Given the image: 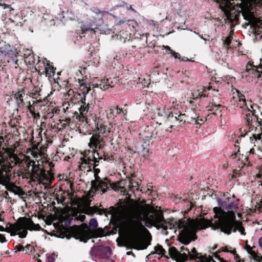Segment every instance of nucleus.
I'll return each instance as SVG.
<instances>
[{"label":"nucleus","mask_w":262,"mask_h":262,"mask_svg":"<svg viewBox=\"0 0 262 262\" xmlns=\"http://www.w3.org/2000/svg\"><path fill=\"white\" fill-rule=\"evenodd\" d=\"M31 163H33V164L32 165V168L31 170H32L33 172H36V169L37 168H36V167H35V166H34L35 162H30V164H31Z\"/></svg>","instance_id":"obj_50"},{"label":"nucleus","mask_w":262,"mask_h":262,"mask_svg":"<svg viewBox=\"0 0 262 262\" xmlns=\"http://www.w3.org/2000/svg\"><path fill=\"white\" fill-rule=\"evenodd\" d=\"M125 23V21L124 20H120L118 23L117 25H120L122 24H124Z\"/></svg>","instance_id":"obj_59"},{"label":"nucleus","mask_w":262,"mask_h":262,"mask_svg":"<svg viewBox=\"0 0 262 262\" xmlns=\"http://www.w3.org/2000/svg\"><path fill=\"white\" fill-rule=\"evenodd\" d=\"M36 69H38V72L40 74H45L46 76H48L49 77L54 75V68L47 62L46 59L45 61H43L42 62L39 61Z\"/></svg>","instance_id":"obj_11"},{"label":"nucleus","mask_w":262,"mask_h":262,"mask_svg":"<svg viewBox=\"0 0 262 262\" xmlns=\"http://www.w3.org/2000/svg\"><path fill=\"white\" fill-rule=\"evenodd\" d=\"M106 112V117L107 118H111L114 116V110L113 107L108 108L105 111Z\"/></svg>","instance_id":"obj_33"},{"label":"nucleus","mask_w":262,"mask_h":262,"mask_svg":"<svg viewBox=\"0 0 262 262\" xmlns=\"http://www.w3.org/2000/svg\"><path fill=\"white\" fill-rule=\"evenodd\" d=\"M53 114H52L50 111L49 110V112H47V115L46 116V118H52L53 116Z\"/></svg>","instance_id":"obj_49"},{"label":"nucleus","mask_w":262,"mask_h":262,"mask_svg":"<svg viewBox=\"0 0 262 262\" xmlns=\"http://www.w3.org/2000/svg\"><path fill=\"white\" fill-rule=\"evenodd\" d=\"M238 230L239 232L242 235H245L246 233L245 232L244 228L241 225V223L235 220V223H234L233 226L232 227L231 229L230 230V232L229 233H226L227 234H230L232 230L234 232H236V231Z\"/></svg>","instance_id":"obj_19"},{"label":"nucleus","mask_w":262,"mask_h":262,"mask_svg":"<svg viewBox=\"0 0 262 262\" xmlns=\"http://www.w3.org/2000/svg\"><path fill=\"white\" fill-rule=\"evenodd\" d=\"M163 48L167 50L166 53L167 54H171L175 58H178L180 59L181 61H187L188 60L187 57H184L183 58H181L180 54L179 53H177L174 51L172 50L169 46H163Z\"/></svg>","instance_id":"obj_20"},{"label":"nucleus","mask_w":262,"mask_h":262,"mask_svg":"<svg viewBox=\"0 0 262 262\" xmlns=\"http://www.w3.org/2000/svg\"><path fill=\"white\" fill-rule=\"evenodd\" d=\"M224 251H225V252H229V250H228V248L227 247H225Z\"/></svg>","instance_id":"obj_64"},{"label":"nucleus","mask_w":262,"mask_h":262,"mask_svg":"<svg viewBox=\"0 0 262 262\" xmlns=\"http://www.w3.org/2000/svg\"><path fill=\"white\" fill-rule=\"evenodd\" d=\"M186 249H188L187 248H185L184 246L181 247V250H185V251L187 252Z\"/></svg>","instance_id":"obj_61"},{"label":"nucleus","mask_w":262,"mask_h":262,"mask_svg":"<svg viewBox=\"0 0 262 262\" xmlns=\"http://www.w3.org/2000/svg\"><path fill=\"white\" fill-rule=\"evenodd\" d=\"M254 260L258 262H262V256L260 255H257Z\"/></svg>","instance_id":"obj_44"},{"label":"nucleus","mask_w":262,"mask_h":262,"mask_svg":"<svg viewBox=\"0 0 262 262\" xmlns=\"http://www.w3.org/2000/svg\"><path fill=\"white\" fill-rule=\"evenodd\" d=\"M3 70H0V83L2 82V78H1V75L3 73Z\"/></svg>","instance_id":"obj_60"},{"label":"nucleus","mask_w":262,"mask_h":262,"mask_svg":"<svg viewBox=\"0 0 262 262\" xmlns=\"http://www.w3.org/2000/svg\"><path fill=\"white\" fill-rule=\"evenodd\" d=\"M155 254V253H151L149 254L148 255H147L146 256V258L148 259H150L151 258V256Z\"/></svg>","instance_id":"obj_57"},{"label":"nucleus","mask_w":262,"mask_h":262,"mask_svg":"<svg viewBox=\"0 0 262 262\" xmlns=\"http://www.w3.org/2000/svg\"><path fill=\"white\" fill-rule=\"evenodd\" d=\"M33 247L30 245H28L26 246V249L28 250L32 251Z\"/></svg>","instance_id":"obj_56"},{"label":"nucleus","mask_w":262,"mask_h":262,"mask_svg":"<svg viewBox=\"0 0 262 262\" xmlns=\"http://www.w3.org/2000/svg\"><path fill=\"white\" fill-rule=\"evenodd\" d=\"M0 7H2L4 9L6 10V13L8 12L11 13V11H14V9L12 8L10 5L6 4H0Z\"/></svg>","instance_id":"obj_32"},{"label":"nucleus","mask_w":262,"mask_h":262,"mask_svg":"<svg viewBox=\"0 0 262 262\" xmlns=\"http://www.w3.org/2000/svg\"><path fill=\"white\" fill-rule=\"evenodd\" d=\"M13 23H14L16 26H21L22 23L21 21H18L16 20H12L11 18L9 19Z\"/></svg>","instance_id":"obj_42"},{"label":"nucleus","mask_w":262,"mask_h":262,"mask_svg":"<svg viewBox=\"0 0 262 262\" xmlns=\"http://www.w3.org/2000/svg\"><path fill=\"white\" fill-rule=\"evenodd\" d=\"M128 21L130 22V24H127L128 26L132 25L133 28H135L136 26H137V23L136 21L134 20H128Z\"/></svg>","instance_id":"obj_41"},{"label":"nucleus","mask_w":262,"mask_h":262,"mask_svg":"<svg viewBox=\"0 0 262 262\" xmlns=\"http://www.w3.org/2000/svg\"><path fill=\"white\" fill-rule=\"evenodd\" d=\"M106 210L105 209L99 208L97 206H86L85 208V213L88 214H93L94 212H98L99 214H102L106 213Z\"/></svg>","instance_id":"obj_17"},{"label":"nucleus","mask_w":262,"mask_h":262,"mask_svg":"<svg viewBox=\"0 0 262 262\" xmlns=\"http://www.w3.org/2000/svg\"><path fill=\"white\" fill-rule=\"evenodd\" d=\"M17 52L15 49L9 47L8 49L1 48L0 50V65L4 64L10 62L11 60L14 61L13 59L16 56Z\"/></svg>","instance_id":"obj_10"},{"label":"nucleus","mask_w":262,"mask_h":262,"mask_svg":"<svg viewBox=\"0 0 262 262\" xmlns=\"http://www.w3.org/2000/svg\"><path fill=\"white\" fill-rule=\"evenodd\" d=\"M110 129V127H107L106 125L103 124L100 125V127L98 128V133L93 135L90 139V141L89 143L90 148L94 149V147H95V149L97 148L101 149L104 144L101 136H107L108 134L111 132Z\"/></svg>","instance_id":"obj_9"},{"label":"nucleus","mask_w":262,"mask_h":262,"mask_svg":"<svg viewBox=\"0 0 262 262\" xmlns=\"http://www.w3.org/2000/svg\"><path fill=\"white\" fill-rule=\"evenodd\" d=\"M119 35H120L121 37L123 38V39H124V40H125L128 38H130V33H126L125 34H124V32L121 31Z\"/></svg>","instance_id":"obj_37"},{"label":"nucleus","mask_w":262,"mask_h":262,"mask_svg":"<svg viewBox=\"0 0 262 262\" xmlns=\"http://www.w3.org/2000/svg\"><path fill=\"white\" fill-rule=\"evenodd\" d=\"M17 250L18 251H23L25 250V248L21 245H18L16 247Z\"/></svg>","instance_id":"obj_47"},{"label":"nucleus","mask_w":262,"mask_h":262,"mask_svg":"<svg viewBox=\"0 0 262 262\" xmlns=\"http://www.w3.org/2000/svg\"><path fill=\"white\" fill-rule=\"evenodd\" d=\"M79 236L80 240L84 242H86L90 238L89 234L86 233V231L85 230L80 231L79 234Z\"/></svg>","instance_id":"obj_26"},{"label":"nucleus","mask_w":262,"mask_h":262,"mask_svg":"<svg viewBox=\"0 0 262 262\" xmlns=\"http://www.w3.org/2000/svg\"><path fill=\"white\" fill-rule=\"evenodd\" d=\"M123 217L119 221L120 229L129 236L127 245L137 250L146 249L150 245L151 236L148 230L142 224L146 223L149 227L152 225L159 226L164 231L175 228L180 229L178 238L180 242L188 245L196 238V232L207 226L206 221L189 220L188 222L178 220L175 225L166 222L162 214L156 212L155 209L144 201L141 202L132 201L120 206Z\"/></svg>","instance_id":"obj_1"},{"label":"nucleus","mask_w":262,"mask_h":262,"mask_svg":"<svg viewBox=\"0 0 262 262\" xmlns=\"http://www.w3.org/2000/svg\"><path fill=\"white\" fill-rule=\"evenodd\" d=\"M67 16L70 19H73L74 18V15L72 12L68 11L67 13Z\"/></svg>","instance_id":"obj_39"},{"label":"nucleus","mask_w":262,"mask_h":262,"mask_svg":"<svg viewBox=\"0 0 262 262\" xmlns=\"http://www.w3.org/2000/svg\"><path fill=\"white\" fill-rule=\"evenodd\" d=\"M57 255L54 253L50 255H49L47 257V261L48 262H54L56 258H57Z\"/></svg>","instance_id":"obj_36"},{"label":"nucleus","mask_w":262,"mask_h":262,"mask_svg":"<svg viewBox=\"0 0 262 262\" xmlns=\"http://www.w3.org/2000/svg\"><path fill=\"white\" fill-rule=\"evenodd\" d=\"M148 23L149 25H151V26H152L154 27H156L158 26L157 23L152 20H148Z\"/></svg>","instance_id":"obj_43"},{"label":"nucleus","mask_w":262,"mask_h":262,"mask_svg":"<svg viewBox=\"0 0 262 262\" xmlns=\"http://www.w3.org/2000/svg\"><path fill=\"white\" fill-rule=\"evenodd\" d=\"M255 154V149L253 148H251L250 150L248 151V155L250 156V155H254Z\"/></svg>","instance_id":"obj_51"},{"label":"nucleus","mask_w":262,"mask_h":262,"mask_svg":"<svg viewBox=\"0 0 262 262\" xmlns=\"http://www.w3.org/2000/svg\"><path fill=\"white\" fill-rule=\"evenodd\" d=\"M237 93V97H233L231 102L234 105L239 107L243 109L245 112V120L246 121L247 127L248 130H246V129H244V132H245L244 135L242 134V136H244L247 134L248 132H250L251 130H253L254 128H256L257 126H259L260 124V120H259L257 116L255 115L253 106L250 103L249 104L246 102L245 96L241 93L238 91H236ZM242 134V129H241Z\"/></svg>","instance_id":"obj_4"},{"label":"nucleus","mask_w":262,"mask_h":262,"mask_svg":"<svg viewBox=\"0 0 262 262\" xmlns=\"http://www.w3.org/2000/svg\"><path fill=\"white\" fill-rule=\"evenodd\" d=\"M213 101H214V100H213ZM223 107V106L221 104H216V102L213 101L211 105H209L207 106V110L211 112L210 114L208 115V117L211 115H214L215 116L220 115L221 117L222 115L221 114V108Z\"/></svg>","instance_id":"obj_14"},{"label":"nucleus","mask_w":262,"mask_h":262,"mask_svg":"<svg viewBox=\"0 0 262 262\" xmlns=\"http://www.w3.org/2000/svg\"><path fill=\"white\" fill-rule=\"evenodd\" d=\"M192 121H193L195 124H200L201 122H203L204 121V119L202 118H201L200 116H196V115H195L194 116H191Z\"/></svg>","instance_id":"obj_31"},{"label":"nucleus","mask_w":262,"mask_h":262,"mask_svg":"<svg viewBox=\"0 0 262 262\" xmlns=\"http://www.w3.org/2000/svg\"><path fill=\"white\" fill-rule=\"evenodd\" d=\"M38 257H39V254H37L36 255H34V257L36 259H37H37H38Z\"/></svg>","instance_id":"obj_62"},{"label":"nucleus","mask_w":262,"mask_h":262,"mask_svg":"<svg viewBox=\"0 0 262 262\" xmlns=\"http://www.w3.org/2000/svg\"><path fill=\"white\" fill-rule=\"evenodd\" d=\"M4 230V228L3 226H0V231H3Z\"/></svg>","instance_id":"obj_63"},{"label":"nucleus","mask_w":262,"mask_h":262,"mask_svg":"<svg viewBox=\"0 0 262 262\" xmlns=\"http://www.w3.org/2000/svg\"><path fill=\"white\" fill-rule=\"evenodd\" d=\"M34 118H39L40 117V115L38 113H35V112L34 111V113L33 114H32Z\"/></svg>","instance_id":"obj_55"},{"label":"nucleus","mask_w":262,"mask_h":262,"mask_svg":"<svg viewBox=\"0 0 262 262\" xmlns=\"http://www.w3.org/2000/svg\"><path fill=\"white\" fill-rule=\"evenodd\" d=\"M246 70L247 72L252 73L254 76L259 78L262 74V59H260V63L258 67L251 64H247Z\"/></svg>","instance_id":"obj_13"},{"label":"nucleus","mask_w":262,"mask_h":262,"mask_svg":"<svg viewBox=\"0 0 262 262\" xmlns=\"http://www.w3.org/2000/svg\"><path fill=\"white\" fill-rule=\"evenodd\" d=\"M258 245L262 249V236L260 237L258 239Z\"/></svg>","instance_id":"obj_52"},{"label":"nucleus","mask_w":262,"mask_h":262,"mask_svg":"<svg viewBox=\"0 0 262 262\" xmlns=\"http://www.w3.org/2000/svg\"><path fill=\"white\" fill-rule=\"evenodd\" d=\"M206 89L203 86H198L197 89L192 93V97L194 100L197 99L200 97H206Z\"/></svg>","instance_id":"obj_18"},{"label":"nucleus","mask_w":262,"mask_h":262,"mask_svg":"<svg viewBox=\"0 0 262 262\" xmlns=\"http://www.w3.org/2000/svg\"><path fill=\"white\" fill-rule=\"evenodd\" d=\"M59 110H57V109H56V110H55V108H53V109H52V110H51V111H50V112L52 114H53V115H54V114H56V113H57V112H59Z\"/></svg>","instance_id":"obj_53"},{"label":"nucleus","mask_w":262,"mask_h":262,"mask_svg":"<svg viewBox=\"0 0 262 262\" xmlns=\"http://www.w3.org/2000/svg\"><path fill=\"white\" fill-rule=\"evenodd\" d=\"M181 107L179 102L174 98H171L168 104L167 112L165 109H161L157 107L156 112L159 116L163 117L165 120L164 125L168 128H165L164 130L159 131V128H156V134L158 138L164 136L168 132L171 131L169 129L172 128L174 126H181L184 124L186 121L185 114L180 113L178 110Z\"/></svg>","instance_id":"obj_3"},{"label":"nucleus","mask_w":262,"mask_h":262,"mask_svg":"<svg viewBox=\"0 0 262 262\" xmlns=\"http://www.w3.org/2000/svg\"><path fill=\"white\" fill-rule=\"evenodd\" d=\"M127 9L128 10H130L134 12H136V11L132 7V6L131 5H130L128 8Z\"/></svg>","instance_id":"obj_58"},{"label":"nucleus","mask_w":262,"mask_h":262,"mask_svg":"<svg viewBox=\"0 0 262 262\" xmlns=\"http://www.w3.org/2000/svg\"><path fill=\"white\" fill-rule=\"evenodd\" d=\"M155 254H158L159 255H163L166 252L165 250L163 248V247L160 245H157L155 248Z\"/></svg>","instance_id":"obj_29"},{"label":"nucleus","mask_w":262,"mask_h":262,"mask_svg":"<svg viewBox=\"0 0 262 262\" xmlns=\"http://www.w3.org/2000/svg\"><path fill=\"white\" fill-rule=\"evenodd\" d=\"M98 28L96 26V25H83L81 27L82 33H85L87 31H94L95 32V29H97Z\"/></svg>","instance_id":"obj_23"},{"label":"nucleus","mask_w":262,"mask_h":262,"mask_svg":"<svg viewBox=\"0 0 262 262\" xmlns=\"http://www.w3.org/2000/svg\"><path fill=\"white\" fill-rule=\"evenodd\" d=\"M67 98H71V97L79 101V99H81V95L79 93L77 92H75L73 90L70 89L67 92Z\"/></svg>","instance_id":"obj_22"},{"label":"nucleus","mask_w":262,"mask_h":262,"mask_svg":"<svg viewBox=\"0 0 262 262\" xmlns=\"http://www.w3.org/2000/svg\"><path fill=\"white\" fill-rule=\"evenodd\" d=\"M187 253H181L177 251L175 249L170 251V255L175 258L178 261L184 262L188 259L189 257L190 259L199 258L201 262H216L212 257L207 256L206 255H202L198 253L195 248L191 249V254L188 249H186Z\"/></svg>","instance_id":"obj_6"},{"label":"nucleus","mask_w":262,"mask_h":262,"mask_svg":"<svg viewBox=\"0 0 262 262\" xmlns=\"http://www.w3.org/2000/svg\"><path fill=\"white\" fill-rule=\"evenodd\" d=\"M99 161H96L95 164L93 166V169L94 171L95 180L92 181V190L94 193L97 191H101L102 193H103L107 191V189L109 186H111L110 180L105 178L101 179L100 177L98 176V173L100 172V169L96 168L98 165Z\"/></svg>","instance_id":"obj_7"},{"label":"nucleus","mask_w":262,"mask_h":262,"mask_svg":"<svg viewBox=\"0 0 262 262\" xmlns=\"http://www.w3.org/2000/svg\"><path fill=\"white\" fill-rule=\"evenodd\" d=\"M92 10L95 14H99V13H103V12H102L100 10H99V9H96V8H95L94 9H92Z\"/></svg>","instance_id":"obj_48"},{"label":"nucleus","mask_w":262,"mask_h":262,"mask_svg":"<svg viewBox=\"0 0 262 262\" xmlns=\"http://www.w3.org/2000/svg\"><path fill=\"white\" fill-rule=\"evenodd\" d=\"M28 111L31 113V114H33L34 111V107L32 106L29 103V105L27 106Z\"/></svg>","instance_id":"obj_40"},{"label":"nucleus","mask_w":262,"mask_h":262,"mask_svg":"<svg viewBox=\"0 0 262 262\" xmlns=\"http://www.w3.org/2000/svg\"><path fill=\"white\" fill-rule=\"evenodd\" d=\"M5 241V237L2 234H0V242L3 243Z\"/></svg>","instance_id":"obj_54"},{"label":"nucleus","mask_w":262,"mask_h":262,"mask_svg":"<svg viewBox=\"0 0 262 262\" xmlns=\"http://www.w3.org/2000/svg\"><path fill=\"white\" fill-rule=\"evenodd\" d=\"M121 112H122V113L124 114V116L126 115V111L125 110V111H123L122 109L121 108H119L118 106L116 107V114H119L120 113H121Z\"/></svg>","instance_id":"obj_38"},{"label":"nucleus","mask_w":262,"mask_h":262,"mask_svg":"<svg viewBox=\"0 0 262 262\" xmlns=\"http://www.w3.org/2000/svg\"><path fill=\"white\" fill-rule=\"evenodd\" d=\"M255 247H251L250 245L246 244L245 247V249L247 251L249 254H250L252 258L254 259L256 256L258 255L257 252L253 250Z\"/></svg>","instance_id":"obj_24"},{"label":"nucleus","mask_w":262,"mask_h":262,"mask_svg":"<svg viewBox=\"0 0 262 262\" xmlns=\"http://www.w3.org/2000/svg\"><path fill=\"white\" fill-rule=\"evenodd\" d=\"M67 99L70 100V101H67L63 103V108L64 110V112L68 111L69 108H71L75 103L79 101L72 97L71 98H67Z\"/></svg>","instance_id":"obj_21"},{"label":"nucleus","mask_w":262,"mask_h":262,"mask_svg":"<svg viewBox=\"0 0 262 262\" xmlns=\"http://www.w3.org/2000/svg\"><path fill=\"white\" fill-rule=\"evenodd\" d=\"M89 226L92 228L93 229H96L98 226V223L96 219H92L89 222Z\"/></svg>","instance_id":"obj_34"},{"label":"nucleus","mask_w":262,"mask_h":262,"mask_svg":"<svg viewBox=\"0 0 262 262\" xmlns=\"http://www.w3.org/2000/svg\"><path fill=\"white\" fill-rule=\"evenodd\" d=\"M233 31H231L228 37L226 38L224 40V46L226 48H230V44L231 43V40L233 39Z\"/></svg>","instance_id":"obj_27"},{"label":"nucleus","mask_w":262,"mask_h":262,"mask_svg":"<svg viewBox=\"0 0 262 262\" xmlns=\"http://www.w3.org/2000/svg\"><path fill=\"white\" fill-rule=\"evenodd\" d=\"M17 64V61H15V67H14V70L16 71V73H19L21 72V69L19 67H17L16 66Z\"/></svg>","instance_id":"obj_45"},{"label":"nucleus","mask_w":262,"mask_h":262,"mask_svg":"<svg viewBox=\"0 0 262 262\" xmlns=\"http://www.w3.org/2000/svg\"><path fill=\"white\" fill-rule=\"evenodd\" d=\"M142 136H144L143 137V139L145 140H147V141H149V140L151 139L153 137L152 135H151L150 136H149L148 135H142Z\"/></svg>","instance_id":"obj_46"},{"label":"nucleus","mask_w":262,"mask_h":262,"mask_svg":"<svg viewBox=\"0 0 262 262\" xmlns=\"http://www.w3.org/2000/svg\"><path fill=\"white\" fill-rule=\"evenodd\" d=\"M148 148L145 147H141L137 149V152L140 155L146 157L148 155Z\"/></svg>","instance_id":"obj_28"},{"label":"nucleus","mask_w":262,"mask_h":262,"mask_svg":"<svg viewBox=\"0 0 262 262\" xmlns=\"http://www.w3.org/2000/svg\"><path fill=\"white\" fill-rule=\"evenodd\" d=\"M90 153V151H88V154ZM89 154H86L85 152L84 154V157L83 158H81V165L82 167H85L88 166V167L91 169L92 167L93 168V166L94 165V163L95 164V162L97 160H94L91 159V156H88Z\"/></svg>","instance_id":"obj_15"},{"label":"nucleus","mask_w":262,"mask_h":262,"mask_svg":"<svg viewBox=\"0 0 262 262\" xmlns=\"http://www.w3.org/2000/svg\"><path fill=\"white\" fill-rule=\"evenodd\" d=\"M80 90L82 91V93L83 95V98H81V105L79 108L80 114L81 117L83 118V120H86L89 114H91V112L93 110V105L89 103L86 104L85 97L89 93H91L92 95L94 90L91 89V86L90 84H81L80 86Z\"/></svg>","instance_id":"obj_8"},{"label":"nucleus","mask_w":262,"mask_h":262,"mask_svg":"<svg viewBox=\"0 0 262 262\" xmlns=\"http://www.w3.org/2000/svg\"><path fill=\"white\" fill-rule=\"evenodd\" d=\"M252 137H250L249 139L250 140V142L251 143H253V141L254 140L256 141L257 140H260L261 139V135L260 134H253Z\"/></svg>","instance_id":"obj_35"},{"label":"nucleus","mask_w":262,"mask_h":262,"mask_svg":"<svg viewBox=\"0 0 262 262\" xmlns=\"http://www.w3.org/2000/svg\"><path fill=\"white\" fill-rule=\"evenodd\" d=\"M25 96V93L23 91H19L13 95L17 105L20 108L25 105L23 97Z\"/></svg>","instance_id":"obj_16"},{"label":"nucleus","mask_w":262,"mask_h":262,"mask_svg":"<svg viewBox=\"0 0 262 262\" xmlns=\"http://www.w3.org/2000/svg\"><path fill=\"white\" fill-rule=\"evenodd\" d=\"M138 82L141 83L143 87H148L150 84L149 76L146 75L145 77H139Z\"/></svg>","instance_id":"obj_25"},{"label":"nucleus","mask_w":262,"mask_h":262,"mask_svg":"<svg viewBox=\"0 0 262 262\" xmlns=\"http://www.w3.org/2000/svg\"><path fill=\"white\" fill-rule=\"evenodd\" d=\"M117 83V79L115 78L104 77L102 79L99 83L95 84L96 87H100L101 90H106L109 88H113Z\"/></svg>","instance_id":"obj_12"},{"label":"nucleus","mask_w":262,"mask_h":262,"mask_svg":"<svg viewBox=\"0 0 262 262\" xmlns=\"http://www.w3.org/2000/svg\"><path fill=\"white\" fill-rule=\"evenodd\" d=\"M97 148L99 149V148H97L95 149V147H94V149H93V151H95ZM91 159H92L94 160H98L102 159V157H100L99 155V154L98 152H95V151H93L92 153V156Z\"/></svg>","instance_id":"obj_30"},{"label":"nucleus","mask_w":262,"mask_h":262,"mask_svg":"<svg viewBox=\"0 0 262 262\" xmlns=\"http://www.w3.org/2000/svg\"><path fill=\"white\" fill-rule=\"evenodd\" d=\"M41 228L39 224H35L29 218L20 217L17 223L11 227V235L18 234L20 238H24L27 234V230H40Z\"/></svg>","instance_id":"obj_5"},{"label":"nucleus","mask_w":262,"mask_h":262,"mask_svg":"<svg viewBox=\"0 0 262 262\" xmlns=\"http://www.w3.org/2000/svg\"><path fill=\"white\" fill-rule=\"evenodd\" d=\"M219 204L220 207H214L213 209L215 220L212 221V226L220 228L222 232L229 233L235 223V212L238 208V200L229 198Z\"/></svg>","instance_id":"obj_2"}]
</instances>
